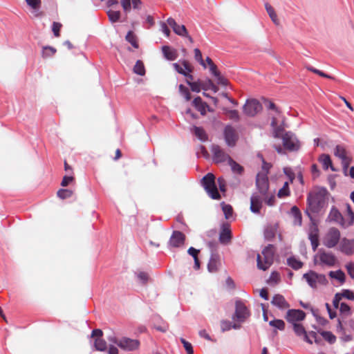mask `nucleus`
Instances as JSON below:
<instances>
[{
    "mask_svg": "<svg viewBox=\"0 0 354 354\" xmlns=\"http://www.w3.org/2000/svg\"><path fill=\"white\" fill-rule=\"evenodd\" d=\"M257 192L253 193L250 198V210L253 213H259L263 201L272 206L275 202L273 193L269 192V183L266 174H258L256 179Z\"/></svg>",
    "mask_w": 354,
    "mask_h": 354,
    "instance_id": "f257e3e1",
    "label": "nucleus"
},
{
    "mask_svg": "<svg viewBox=\"0 0 354 354\" xmlns=\"http://www.w3.org/2000/svg\"><path fill=\"white\" fill-rule=\"evenodd\" d=\"M327 194L326 189L309 193L307 197L308 209L313 213H318L326 205Z\"/></svg>",
    "mask_w": 354,
    "mask_h": 354,
    "instance_id": "f03ea898",
    "label": "nucleus"
},
{
    "mask_svg": "<svg viewBox=\"0 0 354 354\" xmlns=\"http://www.w3.org/2000/svg\"><path fill=\"white\" fill-rule=\"evenodd\" d=\"M313 263L322 268H333L337 263V259L333 252L319 249L313 257Z\"/></svg>",
    "mask_w": 354,
    "mask_h": 354,
    "instance_id": "7ed1b4c3",
    "label": "nucleus"
},
{
    "mask_svg": "<svg viewBox=\"0 0 354 354\" xmlns=\"http://www.w3.org/2000/svg\"><path fill=\"white\" fill-rule=\"evenodd\" d=\"M275 247L269 244L257 255V268L260 270H266L273 263Z\"/></svg>",
    "mask_w": 354,
    "mask_h": 354,
    "instance_id": "20e7f679",
    "label": "nucleus"
},
{
    "mask_svg": "<svg viewBox=\"0 0 354 354\" xmlns=\"http://www.w3.org/2000/svg\"><path fill=\"white\" fill-rule=\"evenodd\" d=\"M201 184L207 194L212 198L218 200L221 195L218 193L217 186L215 182V176L212 173L206 174L201 180Z\"/></svg>",
    "mask_w": 354,
    "mask_h": 354,
    "instance_id": "39448f33",
    "label": "nucleus"
},
{
    "mask_svg": "<svg viewBox=\"0 0 354 354\" xmlns=\"http://www.w3.org/2000/svg\"><path fill=\"white\" fill-rule=\"evenodd\" d=\"M303 278L312 288H317L319 285L326 286L328 283L324 274H319L313 270L305 273Z\"/></svg>",
    "mask_w": 354,
    "mask_h": 354,
    "instance_id": "423d86ee",
    "label": "nucleus"
},
{
    "mask_svg": "<svg viewBox=\"0 0 354 354\" xmlns=\"http://www.w3.org/2000/svg\"><path fill=\"white\" fill-rule=\"evenodd\" d=\"M109 340L117 344L120 348L131 351L138 348L140 342L137 339H133L128 337L118 339L116 337L110 338Z\"/></svg>",
    "mask_w": 354,
    "mask_h": 354,
    "instance_id": "0eeeda50",
    "label": "nucleus"
},
{
    "mask_svg": "<svg viewBox=\"0 0 354 354\" xmlns=\"http://www.w3.org/2000/svg\"><path fill=\"white\" fill-rule=\"evenodd\" d=\"M284 148L290 151H297L300 147L299 141L294 133L286 132L282 136Z\"/></svg>",
    "mask_w": 354,
    "mask_h": 354,
    "instance_id": "6e6552de",
    "label": "nucleus"
},
{
    "mask_svg": "<svg viewBox=\"0 0 354 354\" xmlns=\"http://www.w3.org/2000/svg\"><path fill=\"white\" fill-rule=\"evenodd\" d=\"M340 232L336 227H330L324 239V245L328 248H332L337 245L340 239Z\"/></svg>",
    "mask_w": 354,
    "mask_h": 354,
    "instance_id": "1a4fd4ad",
    "label": "nucleus"
},
{
    "mask_svg": "<svg viewBox=\"0 0 354 354\" xmlns=\"http://www.w3.org/2000/svg\"><path fill=\"white\" fill-rule=\"evenodd\" d=\"M211 151L212 153V160L216 164L222 163L227 161L232 158L218 145H213L211 147Z\"/></svg>",
    "mask_w": 354,
    "mask_h": 354,
    "instance_id": "9d476101",
    "label": "nucleus"
},
{
    "mask_svg": "<svg viewBox=\"0 0 354 354\" xmlns=\"http://www.w3.org/2000/svg\"><path fill=\"white\" fill-rule=\"evenodd\" d=\"M262 109L260 102L255 99L248 100L243 106V112L248 116H254Z\"/></svg>",
    "mask_w": 354,
    "mask_h": 354,
    "instance_id": "9b49d317",
    "label": "nucleus"
},
{
    "mask_svg": "<svg viewBox=\"0 0 354 354\" xmlns=\"http://www.w3.org/2000/svg\"><path fill=\"white\" fill-rule=\"evenodd\" d=\"M334 154L342 160L344 169H346L351 163L352 158L348 155L345 148L342 145H337Z\"/></svg>",
    "mask_w": 354,
    "mask_h": 354,
    "instance_id": "f8f14e48",
    "label": "nucleus"
},
{
    "mask_svg": "<svg viewBox=\"0 0 354 354\" xmlns=\"http://www.w3.org/2000/svg\"><path fill=\"white\" fill-rule=\"evenodd\" d=\"M235 313L233 319H236L239 322H243L250 315V312L245 304L241 301H236L235 303Z\"/></svg>",
    "mask_w": 354,
    "mask_h": 354,
    "instance_id": "ddd939ff",
    "label": "nucleus"
},
{
    "mask_svg": "<svg viewBox=\"0 0 354 354\" xmlns=\"http://www.w3.org/2000/svg\"><path fill=\"white\" fill-rule=\"evenodd\" d=\"M224 138L226 144L230 147L235 146L238 140V136L236 130L230 125H227L224 129Z\"/></svg>",
    "mask_w": 354,
    "mask_h": 354,
    "instance_id": "4468645a",
    "label": "nucleus"
},
{
    "mask_svg": "<svg viewBox=\"0 0 354 354\" xmlns=\"http://www.w3.org/2000/svg\"><path fill=\"white\" fill-rule=\"evenodd\" d=\"M232 239V234L230 225L227 223H223L221 225V232L219 234L220 243L224 245H227L231 242Z\"/></svg>",
    "mask_w": 354,
    "mask_h": 354,
    "instance_id": "2eb2a0df",
    "label": "nucleus"
},
{
    "mask_svg": "<svg viewBox=\"0 0 354 354\" xmlns=\"http://www.w3.org/2000/svg\"><path fill=\"white\" fill-rule=\"evenodd\" d=\"M305 317L306 314L303 310L291 309L288 310L286 319L288 322L294 324L297 322L304 319Z\"/></svg>",
    "mask_w": 354,
    "mask_h": 354,
    "instance_id": "dca6fc26",
    "label": "nucleus"
},
{
    "mask_svg": "<svg viewBox=\"0 0 354 354\" xmlns=\"http://www.w3.org/2000/svg\"><path fill=\"white\" fill-rule=\"evenodd\" d=\"M185 241V235L180 231H174L169 241L170 246L174 248H179L184 245Z\"/></svg>",
    "mask_w": 354,
    "mask_h": 354,
    "instance_id": "f3484780",
    "label": "nucleus"
},
{
    "mask_svg": "<svg viewBox=\"0 0 354 354\" xmlns=\"http://www.w3.org/2000/svg\"><path fill=\"white\" fill-rule=\"evenodd\" d=\"M327 221L339 224L343 227V223L344 222V218L342 213L335 206H333L328 215Z\"/></svg>",
    "mask_w": 354,
    "mask_h": 354,
    "instance_id": "a211bd4d",
    "label": "nucleus"
},
{
    "mask_svg": "<svg viewBox=\"0 0 354 354\" xmlns=\"http://www.w3.org/2000/svg\"><path fill=\"white\" fill-rule=\"evenodd\" d=\"M340 250L346 255H352L354 253V239L343 238L340 242Z\"/></svg>",
    "mask_w": 354,
    "mask_h": 354,
    "instance_id": "6ab92c4d",
    "label": "nucleus"
},
{
    "mask_svg": "<svg viewBox=\"0 0 354 354\" xmlns=\"http://www.w3.org/2000/svg\"><path fill=\"white\" fill-rule=\"evenodd\" d=\"M167 22L176 35L181 37L187 35V30L184 25L178 24L171 17L169 18Z\"/></svg>",
    "mask_w": 354,
    "mask_h": 354,
    "instance_id": "aec40b11",
    "label": "nucleus"
},
{
    "mask_svg": "<svg viewBox=\"0 0 354 354\" xmlns=\"http://www.w3.org/2000/svg\"><path fill=\"white\" fill-rule=\"evenodd\" d=\"M131 5L133 9H140L142 1L141 0H121V6L124 12L128 13L130 12Z\"/></svg>",
    "mask_w": 354,
    "mask_h": 354,
    "instance_id": "412c9836",
    "label": "nucleus"
},
{
    "mask_svg": "<svg viewBox=\"0 0 354 354\" xmlns=\"http://www.w3.org/2000/svg\"><path fill=\"white\" fill-rule=\"evenodd\" d=\"M271 304L281 310H285L290 307L284 297L279 294H277L272 297Z\"/></svg>",
    "mask_w": 354,
    "mask_h": 354,
    "instance_id": "4be33fe9",
    "label": "nucleus"
},
{
    "mask_svg": "<svg viewBox=\"0 0 354 354\" xmlns=\"http://www.w3.org/2000/svg\"><path fill=\"white\" fill-rule=\"evenodd\" d=\"M346 218L343 223V228H347L354 225V212L352 210L351 205L346 204Z\"/></svg>",
    "mask_w": 354,
    "mask_h": 354,
    "instance_id": "5701e85b",
    "label": "nucleus"
},
{
    "mask_svg": "<svg viewBox=\"0 0 354 354\" xmlns=\"http://www.w3.org/2000/svg\"><path fill=\"white\" fill-rule=\"evenodd\" d=\"M192 104L202 115H206L208 104L203 102L201 97H195L192 102Z\"/></svg>",
    "mask_w": 354,
    "mask_h": 354,
    "instance_id": "b1692460",
    "label": "nucleus"
},
{
    "mask_svg": "<svg viewBox=\"0 0 354 354\" xmlns=\"http://www.w3.org/2000/svg\"><path fill=\"white\" fill-rule=\"evenodd\" d=\"M271 127L273 129V136L276 138H281L284 133V128L280 125H277V120L275 117L272 118Z\"/></svg>",
    "mask_w": 354,
    "mask_h": 354,
    "instance_id": "393cba45",
    "label": "nucleus"
},
{
    "mask_svg": "<svg viewBox=\"0 0 354 354\" xmlns=\"http://www.w3.org/2000/svg\"><path fill=\"white\" fill-rule=\"evenodd\" d=\"M162 53L165 57L170 61L175 60L178 57V53L176 50L171 48L168 46H164L162 48Z\"/></svg>",
    "mask_w": 354,
    "mask_h": 354,
    "instance_id": "a878e982",
    "label": "nucleus"
},
{
    "mask_svg": "<svg viewBox=\"0 0 354 354\" xmlns=\"http://www.w3.org/2000/svg\"><path fill=\"white\" fill-rule=\"evenodd\" d=\"M293 330L295 331V333L298 335V336H303V339L304 341L310 343V344H312V341L309 339L307 334H306V332L305 330V328H304V326L300 324H293Z\"/></svg>",
    "mask_w": 354,
    "mask_h": 354,
    "instance_id": "bb28decb",
    "label": "nucleus"
},
{
    "mask_svg": "<svg viewBox=\"0 0 354 354\" xmlns=\"http://www.w3.org/2000/svg\"><path fill=\"white\" fill-rule=\"evenodd\" d=\"M219 266V258L217 254H212L207 264V269L210 272H215L218 270Z\"/></svg>",
    "mask_w": 354,
    "mask_h": 354,
    "instance_id": "cd10ccee",
    "label": "nucleus"
},
{
    "mask_svg": "<svg viewBox=\"0 0 354 354\" xmlns=\"http://www.w3.org/2000/svg\"><path fill=\"white\" fill-rule=\"evenodd\" d=\"M319 162L322 164L324 169L327 170L329 167L332 171L335 169L333 167L330 157L328 154H322L319 158Z\"/></svg>",
    "mask_w": 354,
    "mask_h": 354,
    "instance_id": "c85d7f7f",
    "label": "nucleus"
},
{
    "mask_svg": "<svg viewBox=\"0 0 354 354\" xmlns=\"http://www.w3.org/2000/svg\"><path fill=\"white\" fill-rule=\"evenodd\" d=\"M173 67L174 69L180 74L183 75L186 77V82L189 85V83H192L194 80V77L192 75L190 74V73H187L185 70L183 69V67L180 66L178 63H174Z\"/></svg>",
    "mask_w": 354,
    "mask_h": 354,
    "instance_id": "c756f323",
    "label": "nucleus"
},
{
    "mask_svg": "<svg viewBox=\"0 0 354 354\" xmlns=\"http://www.w3.org/2000/svg\"><path fill=\"white\" fill-rule=\"evenodd\" d=\"M192 132L200 140L203 142H205L208 140L207 134L206 133L205 129L202 127L194 126Z\"/></svg>",
    "mask_w": 354,
    "mask_h": 354,
    "instance_id": "7c9ffc66",
    "label": "nucleus"
},
{
    "mask_svg": "<svg viewBox=\"0 0 354 354\" xmlns=\"http://www.w3.org/2000/svg\"><path fill=\"white\" fill-rule=\"evenodd\" d=\"M308 238L311 242L312 249L315 251L319 245V235L318 230L316 229L312 231L308 236Z\"/></svg>",
    "mask_w": 354,
    "mask_h": 354,
    "instance_id": "2f4dec72",
    "label": "nucleus"
},
{
    "mask_svg": "<svg viewBox=\"0 0 354 354\" xmlns=\"http://www.w3.org/2000/svg\"><path fill=\"white\" fill-rule=\"evenodd\" d=\"M328 275L330 278L338 280L340 283H344L345 282V274L341 270H338L337 271H330Z\"/></svg>",
    "mask_w": 354,
    "mask_h": 354,
    "instance_id": "473e14b6",
    "label": "nucleus"
},
{
    "mask_svg": "<svg viewBox=\"0 0 354 354\" xmlns=\"http://www.w3.org/2000/svg\"><path fill=\"white\" fill-rule=\"evenodd\" d=\"M189 86L192 91L196 93H199L201 89L207 90L206 86L203 84V82L201 80L193 82L192 83L189 82Z\"/></svg>",
    "mask_w": 354,
    "mask_h": 354,
    "instance_id": "72a5a7b5",
    "label": "nucleus"
},
{
    "mask_svg": "<svg viewBox=\"0 0 354 354\" xmlns=\"http://www.w3.org/2000/svg\"><path fill=\"white\" fill-rule=\"evenodd\" d=\"M276 232V227L269 226L264 231V237L267 241H272L274 238Z\"/></svg>",
    "mask_w": 354,
    "mask_h": 354,
    "instance_id": "f704fd0d",
    "label": "nucleus"
},
{
    "mask_svg": "<svg viewBox=\"0 0 354 354\" xmlns=\"http://www.w3.org/2000/svg\"><path fill=\"white\" fill-rule=\"evenodd\" d=\"M287 263L294 270H299L303 266V263L295 257H290L287 259Z\"/></svg>",
    "mask_w": 354,
    "mask_h": 354,
    "instance_id": "c9c22d12",
    "label": "nucleus"
},
{
    "mask_svg": "<svg viewBox=\"0 0 354 354\" xmlns=\"http://www.w3.org/2000/svg\"><path fill=\"white\" fill-rule=\"evenodd\" d=\"M228 165L230 166L231 169L234 173H236L238 174H243L244 171L243 167L236 161H234L232 158L230 160Z\"/></svg>",
    "mask_w": 354,
    "mask_h": 354,
    "instance_id": "e433bc0d",
    "label": "nucleus"
},
{
    "mask_svg": "<svg viewBox=\"0 0 354 354\" xmlns=\"http://www.w3.org/2000/svg\"><path fill=\"white\" fill-rule=\"evenodd\" d=\"M57 52V50L52 46H44L42 48L41 56L43 58H48L53 56Z\"/></svg>",
    "mask_w": 354,
    "mask_h": 354,
    "instance_id": "4c0bfd02",
    "label": "nucleus"
},
{
    "mask_svg": "<svg viewBox=\"0 0 354 354\" xmlns=\"http://www.w3.org/2000/svg\"><path fill=\"white\" fill-rule=\"evenodd\" d=\"M94 346L96 350L100 351H104L107 348L106 341L102 338H95Z\"/></svg>",
    "mask_w": 354,
    "mask_h": 354,
    "instance_id": "58836bf2",
    "label": "nucleus"
},
{
    "mask_svg": "<svg viewBox=\"0 0 354 354\" xmlns=\"http://www.w3.org/2000/svg\"><path fill=\"white\" fill-rule=\"evenodd\" d=\"M133 72L139 75H144L145 74V68L144 64L142 61L138 60L133 66Z\"/></svg>",
    "mask_w": 354,
    "mask_h": 354,
    "instance_id": "ea45409f",
    "label": "nucleus"
},
{
    "mask_svg": "<svg viewBox=\"0 0 354 354\" xmlns=\"http://www.w3.org/2000/svg\"><path fill=\"white\" fill-rule=\"evenodd\" d=\"M126 39L129 41L135 48H138L139 44L137 41V37L132 31H129L126 35Z\"/></svg>",
    "mask_w": 354,
    "mask_h": 354,
    "instance_id": "a19ab883",
    "label": "nucleus"
},
{
    "mask_svg": "<svg viewBox=\"0 0 354 354\" xmlns=\"http://www.w3.org/2000/svg\"><path fill=\"white\" fill-rule=\"evenodd\" d=\"M291 214L295 218V223L299 225L301 224V214L297 206L291 208Z\"/></svg>",
    "mask_w": 354,
    "mask_h": 354,
    "instance_id": "79ce46f5",
    "label": "nucleus"
},
{
    "mask_svg": "<svg viewBox=\"0 0 354 354\" xmlns=\"http://www.w3.org/2000/svg\"><path fill=\"white\" fill-rule=\"evenodd\" d=\"M306 68L309 71H311L321 77H325V78H328V79H330V80H334L335 78L333 77V76H330L310 65H308V66H306Z\"/></svg>",
    "mask_w": 354,
    "mask_h": 354,
    "instance_id": "37998d69",
    "label": "nucleus"
},
{
    "mask_svg": "<svg viewBox=\"0 0 354 354\" xmlns=\"http://www.w3.org/2000/svg\"><path fill=\"white\" fill-rule=\"evenodd\" d=\"M73 192L70 189H61L58 190L57 194V196L62 199H66L72 196Z\"/></svg>",
    "mask_w": 354,
    "mask_h": 354,
    "instance_id": "c03bdc74",
    "label": "nucleus"
},
{
    "mask_svg": "<svg viewBox=\"0 0 354 354\" xmlns=\"http://www.w3.org/2000/svg\"><path fill=\"white\" fill-rule=\"evenodd\" d=\"M221 205L225 218L229 219L232 216L233 213V209L232 206L230 205L225 204L224 203H222Z\"/></svg>",
    "mask_w": 354,
    "mask_h": 354,
    "instance_id": "a18cd8bd",
    "label": "nucleus"
},
{
    "mask_svg": "<svg viewBox=\"0 0 354 354\" xmlns=\"http://www.w3.org/2000/svg\"><path fill=\"white\" fill-rule=\"evenodd\" d=\"M321 335L330 344H333L336 341V337L330 331H323Z\"/></svg>",
    "mask_w": 354,
    "mask_h": 354,
    "instance_id": "49530a36",
    "label": "nucleus"
},
{
    "mask_svg": "<svg viewBox=\"0 0 354 354\" xmlns=\"http://www.w3.org/2000/svg\"><path fill=\"white\" fill-rule=\"evenodd\" d=\"M271 326H273L280 330H283L285 328V323L281 319H274L269 322Z\"/></svg>",
    "mask_w": 354,
    "mask_h": 354,
    "instance_id": "de8ad7c7",
    "label": "nucleus"
},
{
    "mask_svg": "<svg viewBox=\"0 0 354 354\" xmlns=\"http://www.w3.org/2000/svg\"><path fill=\"white\" fill-rule=\"evenodd\" d=\"M277 195L279 198L288 196L290 195L288 182L284 183L283 186L279 190Z\"/></svg>",
    "mask_w": 354,
    "mask_h": 354,
    "instance_id": "09e8293b",
    "label": "nucleus"
},
{
    "mask_svg": "<svg viewBox=\"0 0 354 354\" xmlns=\"http://www.w3.org/2000/svg\"><path fill=\"white\" fill-rule=\"evenodd\" d=\"M107 15L109 16V18L110 21H112V22L118 21L119 20L120 17V11H115V10H109L107 12Z\"/></svg>",
    "mask_w": 354,
    "mask_h": 354,
    "instance_id": "8fccbe9b",
    "label": "nucleus"
},
{
    "mask_svg": "<svg viewBox=\"0 0 354 354\" xmlns=\"http://www.w3.org/2000/svg\"><path fill=\"white\" fill-rule=\"evenodd\" d=\"M194 57L195 59L200 63L205 68H207L206 63L203 59L202 53L198 48L194 49Z\"/></svg>",
    "mask_w": 354,
    "mask_h": 354,
    "instance_id": "3c124183",
    "label": "nucleus"
},
{
    "mask_svg": "<svg viewBox=\"0 0 354 354\" xmlns=\"http://www.w3.org/2000/svg\"><path fill=\"white\" fill-rule=\"evenodd\" d=\"M179 91L184 96L187 101H189L191 100L192 95L189 91V89L185 87L184 85L180 84L179 86Z\"/></svg>",
    "mask_w": 354,
    "mask_h": 354,
    "instance_id": "603ef678",
    "label": "nucleus"
},
{
    "mask_svg": "<svg viewBox=\"0 0 354 354\" xmlns=\"http://www.w3.org/2000/svg\"><path fill=\"white\" fill-rule=\"evenodd\" d=\"M221 326L223 331L229 330L232 328H238L239 327V326H237L236 324H232V322L229 321H222Z\"/></svg>",
    "mask_w": 354,
    "mask_h": 354,
    "instance_id": "864d4df0",
    "label": "nucleus"
},
{
    "mask_svg": "<svg viewBox=\"0 0 354 354\" xmlns=\"http://www.w3.org/2000/svg\"><path fill=\"white\" fill-rule=\"evenodd\" d=\"M26 3L34 10H38L41 5V0H25Z\"/></svg>",
    "mask_w": 354,
    "mask_h": 354,
    "instance_id": "5fc2aeb1",
    "label": "nucleus"
},
{
    "mask_svg": "<svg viewBox=\"0 0 354 354\" xmlns=\"http://www.w3.org/2000/svg\"><path fill=\"white\" fill-rule=\"evenodd\" d=\"M339 293L340 294L342 298H346L349 300H354V293L350 290L344 289Z\"/></svg>",
    "mask_w": 354,
    "mask_h": 354,
    "instance_id": "6e6d98bb",
    "label": "nucleus"
},
{
    "mask_svg": "<svg viewBox=\"0 0 354 354\" xmlns=\"http://www.w3.org/2000/svg\"><path fill=\"white\" fill-rule=\"evenodd\" d=\"M225 113L228 115L229 118L235 121H239V115L236 110H225Z\"/></svg>",
    "mask_w": 354,
    "mask_h": 354,
    "instance_id": "4d7b16f0",
    "label": "nucleus"
},
{
    "mask_svg": "<svg viewBox=\"0 0 354 354\" xmlns=\"http://www.w3.org/2000/svg\"><path fill=\"white\" fill-rule=\"evenodd\" d=\"M180 342L183 344V346L187 354H194L193 347L189 342L186 341L183 338H180Z\"/></svg>",
    "mask_w": 354,
    "mask_h": 354,
    "instance_id": "13d9d810",
    "label": "nucleus"
},
{
    "mask_svg": "<svg viewBox=\"0 0 354 354\" xmlns=\"http://www.w3.org/2000/svg\"><path fill=\"white\" fill-rule=\"evenodd\" d=\"M62 25L59 23V22H53V27H52V30L53 32V34L56 37H58L60 36V30H61V28H62Z\"/></svg>",
    "mask_w": 354,
    "mask_h": 354,
    "instance_id": "bf43d9fd",
    "label": "nucleus"
},
{
    "mask_svg": "<svg viewBox=\"0 0 354 354\" xmlns=\"http://www.w3.org/2000/svg\"><path fill=\"white\" fill-rule=\"evenodd\" d=\"M207 87V89L212 90L214 93H216L218 91V88L216 86L214 82L211 80H207L206 82H203Z\"/></svg>",
    "mask_w": 354,
    "mask_h": 354,
    "instance_id": "052dcab7",
    "label": "nucleus"
},
{
    "mask_svg": "<svg viewBox=\"0 0 354 354\" xmlns=\"http://www.w3.org/2000/svg\"><path fill=\"white\" fill-rule=\"evenodd\" d=\"M180 64L183 66V69L185 70L187 73H192L193 71L194 68L188 61L183 60L180 62Z\"/></svg>",
    "mask_w": 354,
    "mask_h": 354,
    "instance_id": "680f3d73",
    "label": "nucleus"
},
{
    "mask_svg": "<svg viewBox=\"0 0 354 354\" xmlns=\"http://www.w3.org/2000/svg\"><path fill=\"white\" fill-rule=\"evenodd\" d=\"M138 278L143 284H145L149 280V275L147 272H140L138 274Z\"/></svg>",
    "mask_w": 354,
    "mask_h": 354,
    "instance_id": "e2e57ef3",
    "label": "nucleus"
},
{
    "mask_svg": "<svg viewBox=\"0 0 354 354\" xmlns=\"http://www.w3.org/2000/svg\"><path fill=\"white\" fill-rule=\"evenodd\" d=\"M346 268L351 278L354 279V263H348L346 265Z\"/></svg>",
    "mask_w": 354,
    "mask_h": 354,
    "instance_id": "0e129e2a",
    "label": "nucleus"
},
{
    "mask_svg": "<svg viewBox=\"0 0 354 354\" xmlns=\"http://www.w3.org/2000/svg\"><path fill=\"white\" fill-rule=\"evenodd\" d=\"M265 105L266 106L268 109H271V110H273L274 111L277 113L279 114L280 113V111H279V109H277V107L276 106V105L271 101L270 100H266L265 102Z\"/></svg>",
    "mask_w": 354,
    "mask_h": 354,
    "instance_id": "69168bd1",
    "label": "nucleus"
},
{
    "mask_svg": "<svg viewBox=\"0 0 354 354\" xmlns=\"http://www.w3.org/2000/svg\"><path fill=\"white\" fill-rule=\"evenodd\" d=\"M215 77L217 80V83L221 85L227 86L229 83L228 80L221 75V73H218V76H215Z\"/></svg>",
    "mask_w": 354,
    "mask_h": 354,
    "instance_id": "338daca9",
    "label": "nucleus"
},
{
    "mask_svg": "<svg viewBox=\"0 0 354 354\" xmlns=\"http://www.w3.org/2000/svg\"><path fill=\"white\" fill-rule=\"evenodd\" d=\"M73 180H74V178L73 176H64L62 180L61 185L62 187H66Z\"/></svg>",
    "mask_w": 354,
    "mask_h": 354,
    "instance_id": "774afa93",
    "label": "nucleus"
}]
</instances>
